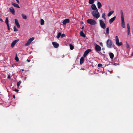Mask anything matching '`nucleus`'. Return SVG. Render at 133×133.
Masks as SVG:
<instances>
[{
	"instance_id": "6e6552de",
	"label": "nucleus",
	"mask_w": 133,
	"mask_h": 133,
	"mask_svg": "<svg viewBox=\"0 0 133 133\" xmlns=\"http://www.w3.org/2000/svg\"><path fill=\"white\" fill-rule=\"evenodd\" d=\"M95 50L97 51H99L101 50V48L99 45L96 44L95 47Z\"/></svg>"
},
{
	"instance_id": "4468645a",
	"label": "nucleus",
	"mask_w": 133,
	"mask_h": 133,
	"mask_svg": "<svg viewBox=\"0 0 133 133\" xmlns=\"http://www.w3.org/2000/svg\"><path fill=\"white\" fill-rule=\"evenodd\" d=\"M92 9L93 10H97L95 4H92L91 6Z\"/></svg>"
},
{
	"instance_id": "dca6fc26",
	"label": "nucleus",
	"mask_w": 133,
	"mask_h": 133,
	"mask_svg": "<svg viewBox=\"0 0 133 133\" xmlns=\"http://www.w3.org/2000/svg\"><path fill=\"white\" fill-rule=\"evenodd\" d=\"M12 5L14 6L15 7L18 8H20V7L19 5L15 3L14 2L12 3Z\"/></svg>"
},
{
	"instance_id": "72a5a7b5",
	"label": "nucleus",
	"mask_w": 133,
	"mask_h": 133,
	"mask_svg": "<svg viewBox=\"0 0 133 133\" xmlns=\"http://www.w3.org/2000/svg\"><path fill=\"white\" fill-rule=\"evenodd\" d=\"M15 24L19 23L17 19H15Z\"/></svg>"
},
{
	"instance_id": "aec40b11",
	"label": "nucleus",
	"mask_w": 133,
	"mask_h": 133,
	"mask_svg": "<svg viewBox=\"0 0 133 133\" xmlns=\"http://www.w3.org/2000/svg\"><path fill=\"white\" fill-rule=\"evenodd\" d=\"M109 56L110 58L112 59L114 57V54L112 53H110L109 54Z\"/></svg>"
},
{
	"instance_id": "7c9ffc66",
	"label": "nucleus",
	"mask_w": 133,
	"mask_h": 133,
	"mask_svg": "<svg viewBox=\"0 0 133 133\" xmlns=\"http://www.w3.org/2000/svg\"><path fill=\"white\" fill-rule=\"evenodd\" d=\"M14 31H17L18 30L17 29L15 26L14 27Z\"/></svg>"
},
{
	"instance_id": "1a4fd4ad",
	"label": "nucleus",
	"mask_w": 133,
	"mask_h": 133,
	"mask_svg": "<svg viewBox=\"0 0 133 133\" xmlns=\"http://www.w3.org/2000/svg\"><path fill=\"white\" fill-rule=\"evenodd\" d=\"M91 51L90 49H88L85 51L83 55V56L84 57H85Z\"/></svg>"
},
{
	"instance_id": "ddd939ff",
	"label": "nucleus",
	"mask_w": 133,
	"mask_h": 133,
	"mask_svg": "<svg viewBox=\"0 0 133 133\" xmlns=\"http://www.w3.org/2000/svg\"><path fill=\"white\" fill-rule=\"evenodd\" d=\"M116 17L114 16L109 19V22L110 24H111L115 20Z\"/></svg>"
},
{
	"instance_id": "ea45409f",
	"label": "nucleus",
	"mask_w": 133,
	"mask_h": 133,
	"mask_svg": "<svg viewBox=\"0 0 133 133\" xmlns=\"http://www.w3.org/2000/svg\"><path fill=\"white\" fill-rule=\"evenodd\" d=\"M8 79H10L11 78V77L10 75H8Z\"/></svg>"
},
{
	"instance_id": "09e8293b",
	"label": "nucleus",
	"mask_w": 133,
	"mask_h": 133,
	"mask_svg": "<svg viewBox=\"0 0 133 133\" xmlns=\"http://www.w3.org/2000/svg\"><path fill=\"white\" fill-rule=\"evenodd\" d=\"M84 28V26H83L82 27V28H82V29H83Z\"/></svg>"
},
{
	"instance_id": "39448f33",
	"label": "nucleus",
	"mask_w": 133,
	"mask_h": 133,
	"mask_svg": "<svg viewBox=\"0 0 133 133\" xmlns=\"http://www.w3.org/2000/svg\"><path fill=\"white\" fill-rule=\"evenodd\" d=\"M35 38L32 37L29 38L27 41V42L25 44L26 46L29 45L32 41Z\"/></svg>"
},
{
	"instance_id": "9d476101",
	"label": "nucleus",
	"mask_w": 133,
	"mask_h": 133,
	"mask_svg": "<svg viewBox=\"0 0 133 133\" xmlns=\"http://www.w3.org/2000/svg\"><path fill=\"white\" fill-rule=\"evenodd\" d=\"M19 41V39H17L14 41L11 44V46L12 48H13L15 45L16 44L17 42H18Z\"/></svg>"
},
{
	"instance_id": "c03bdc74",
	"label": "nucleus",
	"mask_w": 133,
	"mask_h": 133,
	"mask_svg": "<svg viewBox=\"0 0 133 133\" xmlns=\"http://www.w3.org/2000/svg\"><path fill=\"white\" fill-rule=\"evenodd\" d=\"M16 1L18 3V4H19V1L18 0H16Z\"/></svg>"
},
{
	"instance_id": "b1692460",
	"label": "nucleus",
	"mask_w": 133,
	"mask_h": 133,
	"mask_svg": "<svg viewBox=\"0 0 133 133\" xmlns=\"http://www.w3.org/2000/svg\"><path fill=\"white\" fill-rule=\"evenodd\" d=\"M44 21L42 19H41V25H43L44 24Z\"/></svg>"
},
{
	"instance_id": "e433bc0d",
	"label": "nucleus",
	"mask_w": 133,
	"mask_h": 133,
	"mask_svg": "<svg viewBox=\"0 0 133 133\" xmlns=\"http://www.w3.org/2000/svg\"><path fill=\"white\" fill-rule=\"evenodd\" d=\"M126 45L127 47L128 48H129V45L128 44V43L127 42L126 43Z\"/></svg>"
},
{
	"instance_id": "6ab92c4d",
	"label": "nucleus",
	"mask_w": 133,
	"mask_h": 133,
	"mask_svg": "<svg viewBox=\"0 0 133 133\" xmlns=\"http://www.w3.org/2000/svg\"><path fill=\"white\" fill-rule=\"evenodd\" d=\"M84 61V58L83 57H82L80 59V64H82Z\"/></svg>"
},
{
	"instance_id": "c9c22d12",
	"label": "nucleus",
	"mask_w": 133,
	"mask_h": 133,
	"mask_svg": "<svg viewBox=\"0 0 133 133\" xmlns=\"http://www.w3.org/2000/svg\"><path fill=\"white\" fill-rule=\"evenodd\" d=\"M65 35L64 34H61V37L62 38L63 37H65Z\"/></svg>"
},
{
	"instance_id": "5fc2aeb1",
	"label": "nucleus",
	"mask_w": 133,
	"mask_h": 133,
	"mask_svg": "<svg viewBox=\"0 0 133 133\" xmlns=\"http://www.w3.org/2000/svg\"><path fill=\"white\" fill-rule=\"evenodd\" d=\"M25 79H26V77H25Z\"/></svg>"
},
{
	"instance_id": "864d4df0",
	"label": "nucleus",
	"mask_w": 133,
	"mask_h": 133,
	"mask_svg": "<svg viewBox=\"0 0 133 133\" xmlns=\"http://www.w3.org/2000/svg\"><path fill=\"white\" fill-rule=\"evenodd\" d=\"M104 34L105 33V32H104Z\"/></svg>"
},
{
	"instance_id": "de8ad7c7",
	"label": "nucleus",
	"mask_w": 133,
	"mask_h": 133,
	"mask_svg": "<svg viewBox=\"0 0 133 133\" xmlns=\"http://www.w3.org/2000/svg\"><path fill=\"white\" fill-rule=\"evenodd\" d=\"M0 21H1V22H2L3 21V20L2 19H1V18H0Z\"/></svg>"
},
{
	"instance_id": "a211bd4d",
	"label": "nucleus",
	"mask_w": 133,
	"mask_h": 133,
	"mask_svg": "<svg viewBox=\"0 0 133 133\" xmlns=\"http://www.w3.org/2000/svg\"><path fill=\"white\" fill-rule=\"evenodd\" d=\"M80 35L82 37H85L86 36L83 33L82 31H81Z\"/></svg>"
},
{
	"instance_id": "393cba45",
	"label": "nucleus",
	"mask_w": 133,
	"mask_h": 133,
	"mask_svg": "<svg viewBox=\"0 0 133 133\" xmlns=\"http://www.w3.org/2000/svg\"><path fill=\"white\" fill-rule=\"evenodd\" d=\"M61 33L59 32L57 34V35L56 36L57 38H59L60 37H61Z\"/></svg>"
},
{
	"instance_id": "412c9836",
	"label": "nucleus",
	"mask_w": 133,
	"mask_h": 133,
	"mask_svg": "<svg viewBox=\"0 0 133 133\" xmlns=\"http://www.w3.org/2000/svg\"><path fill=\"white\" fill-rule=\"evenodd\" d=\"M22 16L23 18L24 19H26L27 18L26 16L24 14H22Z\"/></svg>"
},
{
	"instance_id": "a18cd8bd",
	"label": "nucleus",
	"mask_w": 133,
	"mask_h": 133,
	"mask_svg": "<svg viewBox=\"0 0 133 133\" xmlns=\"http://www.w3.org/2000/svg\"><path fill=\"white\" fill-rule=\"evenodd\" d=\"M27 61H28V62H29L30 61V59H27Z\"/></svg>"
},
{
	"instance_id": "cd10ccee",
	"label": "nucleus",
	"mask_w": 133,
	"mask_h": 133,
	"mask_svg": "<svg viewBox=\"0 0 133 133\" xmlns=\"http://www.w3.org/2000/svg\"><path fill=\"white\" fill-rule=\"evenodd\" d=\"M94 0H89V3L91 4H93L94 3Z\"/></svg>"
},
{
	"instance_id": "58836bf2",
	"label": "nucleus",
	"mask_w": 133,
	"mask_h": 133,
	"mask_svg": "<svg viewBox=\"0 0 133 133\" xmlns=\"http://www.w3.org/2000/svg\"><path fill=\"white\" fill-rule=\"evenodd\" d=\"M7 25V27H8V30H10V26H9V25L8 24V25Z\"/></svg>"
},
{
	"instance_id": "423d86ee",
	"label": "nucleus",
	"mask_w": 133,
	"mask_h": 133,
	"mask_svg": "<svg viewBox=\"0 0 133 133\" xmlns=\"http://www.w3.org/2000/svg\"><path fill=\"white\" fill-rule=\"evenodd\" d=\"M116 44L118 46L122 45V42H119V38L117 36L115 37Z\"/></svg>"
},
{
	"instance_id": "79ce46f5",
	"label": "nucleus",
	"mask_w": 133,
	"mask_h": 133,
	"mask_svg": "<svg viewBox=\"0 0 133 133\" xmlns=\"http://www.w3.org/2000/svg\"><path fill=\"white\" fill-rule=\"evenodd\" d=\"M100 45L102 46H103V44L102 43H99Z\"/></svg>"
},
{
	"instance_id": "f704fd0d",
	"label": "nucleus",
	"mask_w": 133,
	"mask_h": 133,
	"mask_svg": "<svg viewBox=\"0 0 133 133\" xmlns=\"http://www.w3.org/2000/svg\"><path fill=\"white\" fill-rule=\"evenodd\" d=\"M16 25L18 28H19L20 27V25L19 23L16 24Z\"/></svg>"
},
{
	"instance_id": "f8f14e48",
	"label": "nucleus",
	"mask_w": 133,
	"mask_h": 133,
	"mask_svg": "<svg viewBox=\"0 0 133 133\" xmlns=\"http://www.w3.org/2000/svg\"><path fill=\"white\" fill-rule=\"evenodd\" d=\"M127 28L128 29V34L129 35L130 32V27L129 26V23H128L127 24Z\"/></svg>"
},
{
	"instance_id": "4c0bfd02",
	"label": "nucleus",
	"mask_w": 133,
	"mask_h": 133,
	"mask_svg": "<svg viewBox=\"0 0 133 133\" xmlns=\"http://www.w3.org/2000/svg\"><path fill=\"white\" fill-rule=\"evenodd\" d=\"M102 66V64L100 63H99L98 64V66L100 67H101Z\"/></svg>"
},
{
	"instance_id": "5701e85b",
	"label": "nucleus",
	"mask_w": 133,
	"mask_h": 133,
	"mask_svg": "<svg viewBox=\"0 0 133 133\" xmlns=\"http://www.w3.org/2000/svg\"><path fill=\"white\" fill-rule=\"evenodd\" d=\"M70 49L71 50H72L74 48V46L71 44H69Z\"/></svg>"
},
{
	"instance_id": "c85d7f7f",
	"label": "nucleus",
	"mask_w": 133,
	"mask_h": 133,
	"mask_svg": "<svg viewBox=\"0 0 133 133\" xmlns=\"http://www.w3.org/2000/svg\"><path fill=\"white\" fill-rule=\"evenodd\" d=\"M106 33L107 34H109V27H107L106 28Z\"/></svg>"
},
{
	"instance_id": "3c124183",
	"label": "nucleus",
	"mask_w": 133,
	"mask_h": 133,
	"mask_svg": "<svg viewBox=\"0 0 133 133\" xmlns=\"http://www.w3.org/2000/svg\"><path fill=\"white\" fill-rule=\"evenodd\" d=\"M81 23H82V24H83V22H81Z\"/></svg>"
},
{
	"instance_id": "2f4dec72",
	"label": "nucleus",
	"mask_w": 133,
	"mask_h": 133,
	"mask_svg": "<svg viewBox=\"0 0 133 133\" xmlns=\"http://www.w3.org/2000/svg\"><path fill=\"white\" fill-rule=\"evenodd\" d=\"M21 83V81H19L17 83V85L18 87H19Z\"/></svg>"
},
{
	"instance_id": "f257e3e1",
	"label": "nucleus",
	"mask_w": 133,
	"mask_h": 133,
	"mask_svg": "<svg viewBox=\"0 0 133 133\" xmlns=\"http://www.w3.org/2000/svg\"><path fill=\"white\" fill-rule=\"evenodd\" d=\"M120 13L121 14V26L123 28H124L125 27V23L124 17L123 14L122 10H121Z\"/></svg>"
},
{
	"instance_id": "37998d69",
	"label": "nucleus",
	"mask_w": 133,
	"mask_h": 133,
	"mask_svg": "<svg viewBox=\"0 0 133 133\" xmlns=\"http://www.w3.org/2000/svg\"><path fill=\"white\" fill-rule=\"evenodd\" d=\"M70 20L68 19H67V23L69 22Z\"/></svg>"
},
{
	"instance_id": "4be33fe9",
	"label": "nucleus",
	"mask_w": 133,
	"mask_h": 133,
	"mask_svg": "<svg viewBox=\"0 0 133 133\" xmlns=\"http://www.w3.org/2000/svg\"><path fill=\"white\" fill-rule=\"evenodd\" d=\"M114 12V11H111L108 14V17L110 16Z\"/></svg>"
},
{
	"instance_id": "bb28decb",
	"label": "nucleus",
	"mask_w": 133,
	"mask_h": 133,
	"mask_svg": "<svg viewBox=\"0 0 133 133\" xmlns=\"http://www.w3.org/2000/svg\"><path fill=\"white\" fill-rule=\"evenodd\" d=\"M15 59L17 62H18L19 61V58H18V57L17 56V54H16V55L15 57Z\"/></svg>"
},
{
	"instance_id": "a19ab883",
	"label": "nucleus",
	"mask_w": 133,
	"mask_h": 133,
	"mask_svg": "<svg viewBox=\"0 0 133 133\" xmlns=\"http://www.w3.org/2000/svg\"><path fill=\"white\" fill-rule=\"evenodd\" d=\"M14 91L16 92H17L18 91V90L15 88L14 89Z\"/></svg>"
},
{
	"instance_id": "7ed1b4c3",
	"label": "nucleus",
	"mask_w": 133,
	"mask_h": 133,
	"mask_svg": "<svg viewBox=\"0 0 133 133\" xmlns=\"http://www.w3.org/2000/svg\"><path fill=\"white\" fill-rule=\"evenodd\" d=\"M87 22L88 24L91 25H95L97 23L96 21L92 19H88L87 20Z\"/></svg>"
},
{
	"instance_id": "2eb2a0df",
	"label": "nucleus",
	"mask_w": 133,
	"mask_h": 133,
	"mask_svg": "<svg viewBox=\"0 0 133 133\" xmlns=\"http://www.w3.org/2000/svg\"><path fill=\"white\" fill-rule=\"evenodd\" d=\"M9 9L10 12H11V13L13 15H15V11L14 9L12 7H11L9 8Z\"/></svg>"
},
{
	"instance_id": "9b49d317",
	"label": "nucleus",
	"mask_w": 133,
	"mask_h": 133,
	"mask_svg": "<svg viewBox=\"0 0 133 133\" xmlns=\"http://www.w3.org/2000/svg\"><path fill=\"white\" fill-rule=\"evenodd\" d=\"M52 44L55 48H58V47L59 46V45L57 43L53 42H52Z\"/></svg>"
},
{
	"instance_id": "0eeeda50",
	"label": "nucleus",
	"mask_w": 133,
	"mask_h": 133,
	"mask_svg": "<svg viewBox=\"0 0 133 133\" xmlns=\"http://www.w3.org/2000/svg\"><path fill=\"white\" fill-rule=\"evenodd\" d=\"M99 24L101 27L103 29H104L106 28L104 22L101 20H99Z\"/></svg>"
},
{
	"instance_id": "49530a36",
	"label": "nucleus",
	"mask_w": 133,
	"mask_h": 133,
	"mask_svg": "<svg viewBox=\"0 0 133 133\" xmlns=\"http://www.w3.org/2000/svg\"><path fill=\"white\" fill-rule=\"evenodd\" d=\"M13 97L14 99L15 98V95H13Z\"/></svg>"
},
{
	"instance_id": "f03ea898",
	"label": "nucleus",
	"mask_w": 133,
	"mask_h": 133,
	"mask_svg": "<svg viewBox=\"0 0 133 133\" xmlns=\"http://www.w3.org/2000/svg\"><path fill=\"white\" fill-rule=\"evenodd\" d=\"M92 14L93 17L96 19L98 18L100 16L99 14L98 11V10L96 11H93L92 12Z\"/></svg>"
},
{
	"instance_id": "8fccbe9b",
	"label": "nucleus",
	"mask_w": 133,
	"mask_h": 133,
	"mask_svg": "<svg viewBox=\"0 0 133 133\" xmlns=\"http://www.w3.org/2000/svg\"><path fill=\"white\" fill-rule=\"evenodd\" d=\"M22 71H24V70L23 69H22Z\"/></svg>"
},
{
	"instance_id": "c756f323",
	"label": "nucleus",
	"mask_w": 133,
	"mask_h": 133,
	"mask_svg": "<svg viewBox=\"0 0 133 133\" xmlns=\"http://www.w3.org/2000/svg\"><path fill=\"white\" fill-rule=\"evenodd\" d=\"M63 24L65 25L66 24V19H65L63 22Z\"/></svg>"
},
{
	"instance_id": "603ef678",
	"label": "nucleus",
	"mask_w": 133,
	"mask_h": 133,
	"mask_svg": "<svg viewBox=\"0 0 133 133\" xmlns=\"http://www.w3.org/2000/svg\"><path fill=\"white\" fill-rule=\"evenodd\" d=\"M84 69H83V70H84Z\"/></svg>"
},
{
	"instance_id": "20e7f679",
	"label": "nucleus",
	"mask_w": 133,
	"mask_h": 133,
	"mask_svg": "<svg viewBox=\"0 0 133 133\" xmlns=\"http://www.w3.org/2000/svg\"><path fill=\"white\" fill-rule=\"evenodd\" d=\"M106 45L107 47L109 48H111L112 46V42L111 40L108 39L107 41Z\"/></svg>"
},
{
	"instance_id": "473e14b6",
	"label": "nucleus",
	"mask_w": 133,
	"mask_h": 133,
	"mask_svg": "<svg viewBox=\"0 0 133 133\" xmlns=\"http://www.w3.org/2000/svg\"><path fill=\"white\" fill-rule=\"evenodd\" d=\"M105 16V14H104V13L102 15V17L103 18H104V19H106Z\"/></svg>"
},
{
	"instance_id": "f3484780",
	"label": "nucleus",
	"mask_w": 133,
	"mask_h": 133,
	"mask_svg": "<svg viewBox=\"0 0 133 133\" xmlns=\"http://www.w3.org/2000/svg\"><path fill=\"white\" fill-rule=\"evenodd\" d=\"M97 6L98 8L99 9L102 6V5L101 2H98L97 3Z\"/></svg>"
},
{
	"instance_id": "a878e982",
	"label": "nucleus",
	"mask_w": 133,
	"mask_h": 133,
	"mask_svg": "<svg viewBox=\"0 0 133 133\" xmlns=\"http://www.w3.org/2000/svg\"><path fill=\"white\" fill-rule=\"evenodd\" d=\"M5 23L7 25L9 24L8 18V17L6 18Z\"/></svg>"
}]
</instances>
